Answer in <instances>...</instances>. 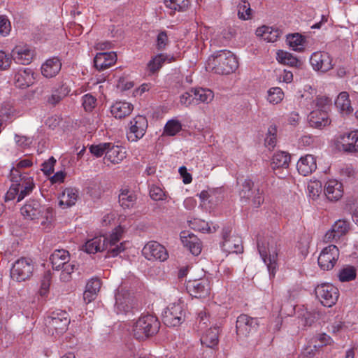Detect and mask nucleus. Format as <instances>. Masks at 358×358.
I'll return each instance as SVG.
<instances>
[{
	"label": "nucleus",
	"instance_id": "obj_53",
	"mask_svg": "<svg viewBox=\"0 0 358 358\" xmlns=\"http://www.w3.org/2000/svg\"><path fill=\"white\" fill-rule=\"evenodd\" d=\"M196 221L195 220L194 222H191L192 228L194 230H198L201 231H206L208 233L215 232L217 231V229L218 228V226H213V229L209 226V224L208 222H206L204 221L198 220V222L199 224V227L194 226L196 224Z\"/></svg>",
	"mask_w": 358,
	"mask_h": 358
},
{
	"label": "nucleus",
	"instance_id": "obj_42",
	"mask_svg": "<svg viewBox=\"0 0 358 358\" xmlns=\"http://www.w3.org/2000/svg\"><path fill=\"white\" fill-rule=\"evenodd\" d=\"M356 269L352 266L344 267L338 273V279L341 282L352 281L356 278Z\"/></svg>",
	"mask_w": 358,
	"mask_h": 358
},
{
	"label": "nucleus",
	"instance_id": "obj_57",
	"mask_svg": "<svg viewBox=\"0 0 358 358\" xmlns=\"http://www.w3.org/2000/svg\"><path fill=\"white\" fill-rule=\"evenodd\" d=\"M101 286V280L98 278H92L86 285L85 289L92 291L94 294L97 295Z\"/></svg>",
	"mask_w": 358,
	"mask_h": 358
},
{
	"label": "nucleus",
	"instance_id": "obj_48",
	"mask_svg": "<svg viewBox=\"0 0 358 358\" xmlns=\"http://www.w3.org/2000/svg\"><path fill=\"white\" fill-rule=\"evenodd\" d=\"M110 143H101L96 145H92L90 147V152L96 157H101L107 152Z\"/></svg>",
	"mask_w": 358,
	"mask_h": 358
},
{
	"label": "nucleus",
	"instance_id": "obj_31",
	"mask_svg": "<svg viewBox=\"0 0 358 358\" xmlns=\"http://www.w3.org/2000/svg\"><path fill=\"white\" fill-rule=\"evenodd\" d=\"M110 144L111 146L107 150L104 159L113 164H119L126 157V152L118 145H115L112 143Z\"/></svg>",
	"mask_w": 358,
	"mask_h": 358
},
{
	"label": "nucleus",
	"instance_id": "obj_17",
	"mask_svg": "<svg viewBox=\"0 0 358 358\" xmlns=\"http://www.w3.org/2000/svg\"><path fill=\"white\" fill-rule=\"evenodd\" d=\"M310 62L316 71L327 72L333 69L332 58L330 55L324 51L315 52L312 54Z\"/></svg>",
	"mask_w": 358,
	"mask_h": 358
},
{
	"label": "nucleus",
	"instance_id": "obj_47",
	"mask_svg": "<svg viewBox=\"0 0 358 358\" xmlns=\"http://www.w3.org/2000/svg\"><path fill=\"white\" fill-rule=\"evenodd\" d=\"M96 103V98L91 94H86L82 97V105L87 112L92 111Z\"/></svg>",
	"mask_w": 358,
	"mask_h": 358
},
{
	"label": "nucleus",
	"instance_id": "obj_45",
	"mask_svg": "<svg viewBox=\"0 0 358 358\" xmlns=\"http://www.w3.org/2000/svg\"><path fill=\"white\" fill-rule=\"evenodd\" d=\"M115 306L121 312H127L130 308V299L125 297L123 294L118 292L115 295Z\"/></svg>",
	"mask_w": 358,
	"mask_h": 358
},
{
	"label": "nucleus",
	"instance_id": "obj_14",
	"mask_svg": "<svg viewBox=\"0 0 358 358\" xmlns=\"http://www.w3.org/2000/svg\"><path fill=\"white\" fill-rule=\"evenodd\" d=\"M338 257V248L334 245H329L324 248L319 255L318 265L324 271L331 270L334 267Z\"/></svg>",
	"mask_w": 358,
	"mask_h": 358
},
{
	"label": "nucleus",
	"instance_id": "obj_4",
	"mask_svg": "<svg viewBox=\"0 0 358 358\" xmlns=\"http://www.w3.org/2000/svg\"><path fill=\"white\" fill-rule=\"evenodd\" d=\"M160 322L152 315H143L134 323L133 336L139 341H143L155 335L159 330Z\"/></svg>",
	"mask_w": 358,
	"mask_h": 358
},
{
	"label": "nucleus",
	"instance_id": "obj_52",
	"mask_svg": "<svg viewBox=\"0 0 358 358\" xmlns=\"http://www.w3.org/2000/svg\"><path fill=\"white\" fill-rule=\"evenodd\" d=\"M169 38L165 31H160L156 40V48L158 50H164L169 44Z\"/></svg>",
	"mask_w": 358,
	"mask_h": 358
},
{
	"label": "nucleus",
	"instance_id": "obj_34",
	"mask_svg": "<svg viewBox=\"0 0 358 358\" xmlns=\"http://www.w3.org/2000/svg\"><path fill=\"white\" fill-rule=\"evenodd\" d=\"M191 92L194 94V99L196 105L201 103H210L214 97L213 91L206 88L192 89Z\"/></svg>",
	"mask_w": 358,
	"mask_h": 358
},
{
	"label": "nucleus",
	"instance_id": "obj_43",
	"mask_svg": "<svg viewBox=\"0 0 358 358\" xmlns=\"http://www.w3.org/2000/svg\"><path fill=\"white\" fill-rule=\"evenodd\" d=\"M164 3L167 8L173 10L185 11L189 5V0H164Z\"/></svg>",
	"mask_w": 358,
	"mask_h": 358
},
{
	"label": "nucleus",
	"instance_id": "obj_16",
	"mask_svg": "<svg viewBox=\"0 0 358 358\" xmlns=\"http://www.w3.org/2000/svg\"><path fill=\"white\" fill-rule=\"evenodd\" d=\"M186 289L191 296L195 298H203L209 294L210 288L208 280L201 278L189 280L186 285Z\"/></svg>",
	"mask_w": 358,
	"mask_h": 358
},
{
	"label": "nucleus",
	"instance_id": "obj_60",
	"mask_svg": "<svg viewBox=\"0 0 358 358\" xmlns=\"http://www.w3.org/2000/svg\"><path fill=\"white\" fill-rule=\"evenodd\" d=\"M209 322L208 315L205 310H201L198 313V316L196 318V322L199 324V328L201 329L206 327L208 326V322Z\"/></svg>",
	"mask_w": 358,
	"mask_h": 358
},
{
	"label": "nucleus",
	"instance_id": "obj_38",
	"mask_svg": "<svg viewBox=\"0 0 358 358\" xmlns=\"http://www.w3.org/2000/svg\"><path fill=\"white\" fill-rule=\"evenodd\" d=\"M277 60L285 65H287L292 67L299 68L302 63L296 57H294L291 53L278 50L277 52Z\"/></svg>",
	"mask_w": 358,
	"mask_h": 358
},
{
	"label": "nucleus",
	"instance_id": "obj_32",
	"mask_svg": "<svg viewBox=\"0 0 358 358\" xmlns=\"http://www.w3.org/2000/svg\"><path fill=\"white\" fill-rule=\"evenodd\" d=\"M78 197V191L74 188H66L59 196V205L66 208L73 206Z\"/></svg>",
	"mask_w": 358,
	"mask_h": 358
},
{
	"label": "nucleus",
	"instance_id": "obj_28",
	"mask_svg": "<svg viewBox=\"0 0 358 358\" xmlns=\"http://www.w3.org/2000/svg\"><path fill=\"white\" fill-rule=\"evenodd\" d=\"M34 80L33 73L31 69L24 68L19 70L15 75L14 83L16 87L26 88L29 87Z\"/></svg>",
	"mask_w": 358,
	"mask_h": 358
},
{
	"label": "nucleus",
	"instance_id": "obj_58",
	"mask_svg": "<svg viewBox=\"0 0 358 358\" xmlns=\"http://www.w3.org/2000/svg\"><path fill=\"white\" fill-rule=\"evenodd\" d=\"M194 101V94L191 92V90L182 94L180 96V103L185 107H188L191 105H196Z\"/></svg>",
	"mask_w": 358,
	"mask_h": 358
},
{
	"label": "nucleus",
	"instance_id": "obj_33",
	"mask_svg": "<svg viewBox=\"0 0 358 358\" xmlns=\"http://www.w3.org/2000/svg\"><path fill=\"white\" fill-rule=\"evenodd\" d=\"M137 197L134 192L125 187L120 189L119 194V203L123 208H132L136 201Z\"/></svg>",
	"mask_w": 358,
	"mask_h": 358
},
{
	"label": "nucleus",
	"instance_id": "obj_18",
	"mask_svg": "<svg viewBox=\"0 0 358 358\" xmlns=\"http://www.w3.org/2000/svg\"><path fill=\"white\" fill-rule=\"evenodd\" d=\"M12 59L15 63L22 65L30 64L34 57V50L28 45H17L12 50Z\"/></svg>",
	"mask_w": 358,
	"mask_h": 358
},
{
	"label": "nucleus",
	"instance_id": "obj_15",
	"mask_svg": "<svg viewBox=\"0 0 358 358\" xmlns=\"http://www.w3.org/2000/svg\"><path fill=\"white\" fill-rule=\"evenodd\" d=\"M142 254L150 261L164 262L169 257L165 247L157 241H150L146 243L142 250Z\"/></svg>",
	"mask_w": 358,
	"mask_h": 358
},
{
	"label": "nucleus",
	"instance_id": "obj_24",
	"mask_svg": "<svg viewBox=\"0 0 358 358\" xmlns=\"http://www.w3.org/2000/svg\"><path fill=\"white\" fill-rule=\"evenodd\" d=\"M324 194L331 201L339 200L343 194L342 184L335 180L327 181L324 186Z\"/></svg>",
	"mask_w": 358,
	"mask_h": 358
},
{
	"label": "nucleus",
	"instance_id": "obj_41",
	"mask_svg": "<svg viewBox=\"0 0 358 358\" xmlns=\"http://www.w3.org/2000/svg\"><path fill=\"white\" fill-rule=\"evenodd\" d=\"M238 16L239 19L248 20L252 18V9L250 4L246 0H241L238 6Z\"/></svg>",
	"mask_w": 358,
	"mask_h": 358
},
{
	"label": "nucleus",
	"instance_id": "obj_25",
	"mask_svg": "<svg viewBox=\"0 0 358 358\" xmlns=\"http://www.w3.org/2000/svg\"><path fill=\"white\" fill-rule=\"evenodd\" d=\"M186 233H182L181 235V241L185 247H186L190 252L197 256L199 255L202 250V243L200 239L192 234H188L187 236Z\"/></svg>",
	"mask_w": 358,
	"mask_h": 358
},
{
	"label": "nucleus",
	"instance_id": "obj_9",
	"mask_svg": "<svg viewBox=\"0 0 358 358\" xmlns=\"http://www.w3.org/2000/svg\"><path fill=\"white\" fill-rule=\"evenodd\" d=\"M315 294L324 306L331 307L336 304L339 296L338 288L329 283H322L315 289Z\"/></svg>",
	"mask_w": 358,
	"mask_h": 358
},
{
	"label": "nucleus",
	"instance_id": "obj_49",
	"mask_svg": "<svg viewBox=\"0 0 358 358\" xmlns=\"http://www.w3.org/2000/svg\"><path fill=\"white\" fill-rule=\"evenodd\" d=\"M317 110H326L327 112L331 105V99L326 96H318L313 101Z\"/></svg>",
	"mask_w": 358,
	"mask_h": 358
},
{
	"label": "nucleus",
	"instance_id": "obj_36",
	"mask_svg": "<svg viewBox=\"0 0 358 358\" xmlns=\"http://www.w3.org/2000/svg\"><path fill=\"white\" fill-rule=\"evenodd\" d=\"M287 42L294 51L302 52L305 49L306 38L299 33L287 35Z\"/></svg>",
	"mask_w": 358,
	"mask_h": 358
},
{
	"label": "nucleus",
	"instance_id": "obj_35",
	"mask_svg": "<svg viewBox=\"0 0 358 358\" xmlns=\"http://www.w3.org/2000/svg\"><path fill=\"white\" fill-rule=\"evenodd\" d=\"M280 31L271 27L262 26L256 30L257 36L261 37L267 42H275L280 36Z\"/></svg>",
	"mask_w": 358,
	"mask_h": 358
},
{
	"label": "nucleus",
	"instance_id": "obj_37",
	"mask_svg": "<svg viewBox=\"0 0 358 358\" xmlns=\"http://www.w3.org/2000/svg\"><path fill=\"white\" fill-rule=\"evenodd\" d=\"M222 250L228 253H241L243 250L242 241L238 237L229 238V241H223L222 243Z\"/></svg>",
	"mask_w": 358,
	"mask_h": 358
},
{
	"label": "nucleus",
	"instance_id": "obj_2",
	"mask_svg": "<svg viewBox=\"0 0 358 358\" xmlns=\"http://www.w3.org/2000/svg\"><path fill=\"white\" fill-rule=\"evenodd\" d=\"M238 68V62L234 54L223 50L209 57L206 69L208 71L220 75H227Z\"/></svg>",
	"mask_w": 358,
	"mask_h": 358
},
{
	"label": "nucleus",
	"instance_id": "obj_1",
	"mask_svg": "<svg viewBox=\"0 0 358 358\" xmlns=\"http://www.w3.org/2000/svg\"><path fill=\"white\" fill-rule=\"evenodd\" d=\"M122 233L123 231L120 227L115 228L108 238L99 236L88 240L82 246V250L88 254H94L107 250L108 256L115 257L126 248L125 243L122 242L117 244L122 238Z\"/></svg>",
	"mask_w": 358,
	"mask_h": 358
},
{
	"label": "nucleus",
	"instance_id": "obj_22",
	"mask_svg": "<svg viewBox=\"0 0 358 358\" xmlns=\"http://www.w3.org/2000/svg\"><path fill=\"white\" fill-rule=\"evenodd\" d=\"M341 148L345 152H358V131H352L341 136Z\"/></svg>",
	"mask_w": 358,
	"mask_h": 358
},
{
	"label": "nucleus",
	"instance_id": "obj_26",
	"mask_svg": "<svg viewBox=\"0 0 358 358\" xmlns=\"http://www.w3.org/2000/svg\"><path fill=\"white\" fill-rule=\"evenodd\" d=\"M62 63L57 57L47 59L41 66V73L45 78L56 76L61 70Z\"/></svg>",
	"mask_w": 358,
	"mask_h": 358
},
{
	"label": "nucleus",
	"instance_id": "obj_27",
	"mask_svg": "<svg viewBox=\"0 0 358 358\" xmlns=\"http://www.w3.org/2000/svg\"><path fill=\"white\" fill-rule=\"evenodd\" d=\"M220 332L218 326L208 329L201 338V345L209 348H214L218 344Z\"/></svg>",
	"mask_w": 358,
	"mask_h": 358
},
{
	"label": "nucleus",
	"instance_id": "obj_21",
	"mask_svg": "<svg viewBox=\"0 0 358 358\" xmlns=\"http://www.w3.org/2000/svg\"><path fill=\"white\" fill-rule=\"evenodd\" d=\"M308 122L311 127L322 129L330 124L328 113L323 110H313L308 115Z\"/></svg>",
	"mask_w": 358,
	"mask_h": 358
},
{
	"label": "nucleus",
	"instance_id": "obj_8",
	"mask_svg": "<svg viewBox=\"0 0 358 358\" xmlns=\"http://www.w3.org/2000/svg\"><path fill=\"white\" fill-rule=\"evenodd\" d=\"M21 214L25 219L34 220L45 217L48 219V214L52 209L42 206L37 200L28 201L20 209Z\"/></svg>",
	"mask_w": 358,
	"mask_h": 358
},
{
	"label": "nucleus",
	"instance_id": "obj_23",
	"mask_svg": "<svg viewBox=\"0 0 358 358\" xmlns=\"http://www.w3.org/2000/svg\"><path fill=\"white\" fill-rule=\"evenodd\" d=\"M299 173L304 176L315 171L317 169L316 159L312 155L301 157L296 164Z\"/></svg>",
	"mask_w": 358,
	"mask_h": 358
},
{
	"label": "nucleus",
	"instance_id": "obj_62",
	"mask_svg": "<svg viewBox=\"0 0 358 358\" xmlns=\"http://www.w3.org/2000/svg\"><path fill=\"white\" fill-rule=\"evenodd\" d=\"M150 195L152 199L160 201L164 199V192L160 187L152 186L150 190Z\"/></svg>",
	"mask_w": 358,
	"mask_h": 358
},
{
	"label": "nucleus",
	"instance_id": "obj_10",
	"mask_svg": "<svg viewBox=\"0 0 358 358\" xmlns=\"http://www.w3.org/2000/svg\"><path fill=\"white\" fill-rule=\"evenodd\" d=\"M185 313L180 303L169 305L162 314L163 322L168 327L179 326L185 321Z\"/></svg>",
	"mask_w": 358,
	"mask_h": 358
},
{
	"label": "nucleus",
	"instance_id": "obj_61",
	"mask_svg": "<svg viewBox=\"0 0 358 358\" xmlns=\"http://www.w3.org/2000/svg\"><path fill=\"white\" fill-rule=\"evenodd\" d=\"M20 185V183H12L6 194V200H13L16 197L18 198Z\"/></svg>",
	"mask_w": 358,
	"mask_h": 358
},
{
	"label": "nucleus",
	"instance_id": "obj_30",
	"mask_svg": "<svg viewBox=\"0 0 358 358\" xmlns=\"http://www.w3.org/2000/svg\"><path fill=\"white\" fill-rule=\"evenodd\" d=\"M173 61H175L173 56L162 53L158 54L149 61L147 64V70L150 73L154 74L159 71L164 62H167L170 63Z\"/></svg>",
	"mask_w": 358,
	"mask_h": 358
},
{
	"label": "nucleus",
	"instance_id": "obj_56",
	"mask_svg": "<svg viewBox=\"0 0 358 358\" xmlns=\"http://www.w3.org/2000/svg\"><path fill=\"white\" fill-rule=\"evenodd\" d=\"M11 29L10 22L4 15H0V34L6 36Z\"/></svg>",
	"mask_w": 358,
	"mask_h": 358
},
{
	"label": "nucleus",
	"instance_id": "obj_19",
	"mask_svg": "<svg viewBox=\"0 0 358 358\" xmlns=\"http://www.w3.org/2000/svg\"><path fill=\"white\" fill-rule=\"evenodd\" d=\"M117 61L114 52L97 53L94 59V65L99 71H103L113 65Z\"/></svg>",
	"mask_w": 358,
	"mask_h": 358
},
{
	"label": "nucleus",
	"instance_id": "obj_7",
	"mask_svg": "<svg viewBox=\"0 0 358 358\" xmlns=\"http://www.w3.org/2000/svg\"><path fill=\"white\" fill-rule=\"evenodd\" d=\"M34 271V264L32 260L22 257L16 260L10 269L11 278L17 281L22 282L30 278Z\"/></svg>",
	"mask_w": 358,
	"mask_h": 358
},
{
	"label": "nucleus",
	"instance_id": "obj_50",
	"mask_svg": "<svg viewBox=\"0 0 358 358\" xmlns=\"http://www.w3.org/2000/svg\"><path fill=\"white\" fill-rule=\"evenodd\" d=\"M276 128L275 127L271 126L268 129V133L265 138V145L268 149L273 148L276 143Z\"/></svg>",
	"mask_w": 358,
	"mask_h": 358
},
{
	"label": "nucleus",
	"instance_id": "obj_40",
	"mask_svg": "<svg viewBox=\"0 0 358 358\" xmlns=\"http://www.w3.org/2000/svg\"><path fill=\"white\" fill-rule=\"evenodd\" d=\"M272 160L273 169L287 168L290 162V155L285 152H278L273 155Z\"/></svg>",
	"mask_w": 358,
	"mask_h": 358
},
{
	"label": "nucleus",
	"instance_id": "obj_13",
	"mask_svg": "<svg viewBox=\"0 0 358 358\" xmlns=\"http://www.w3.org/2000/svg\"><path fill=\"white\" fill-rule=\"evenodd\" d=\"M259 326L258 320L248 315L241 314L236 320V334L240 338L248 337L257 331Z\"/></svg>",
	"mask_w": 358,
	"mask_h": 358
},
{
	"label": "nucleus",
	"instance_id": "obj_11",
	"mask_svg": "<svg viewBox=\"0 0 358 358\" xmlns=\"http://www.w3.org/2000/svg\"><path fill=\"white\" fill-rule=\"evenodd\" d=\"M70 323L69 314L66 311L53 312L45 319L46 326L49 329L55 331L57 335L64 333ZM54 334V331L52 332Z\"/></svg>",
	"mask_w": 358,
	"mask_h": 358
},
{
	"label": "nucleus",
	"instance_id": "obj_54",
	"mask_svg": "<svg viewBox=\"0 0 358 358\" xmlns=\"http://www.w3.org/2000/svg\"><path fill=\"white\" fill-rule=\"evenodd\" d=\"M338 236H342L348 231L349 226L345 220H338L331 227Z\"/></svg>",
	"mask_w": 358,
	"mask_h": 358
},
{
	"label": "nucleus",
	"instance_id": "obj_63",
	"mask_svg": "<svg viewBox=\"0 0 358 358\" xmlns=\"http://www.w3.org/2000/svg\"><path fill=\"white\" fill-rule=\"evenodd\" d=\"M12 57L6 55L5 52L0 51V69L4 70L8 68L11 64Z\"/></svg>",
	"mask_w": 358,
	"mask_h": 358
},
{
	"label": "nucleus",
	"instance_id": "obj_5",
	"mask_svg": "<svg viewBox=\"0 0 358 358\" xmlns=\"http://www.w3.org/2000/svg\"><path fill=\"white\" fill-rule=\"evenodd\" d=\"M50 262L54 270H62L60 278L66 282L71 279V274L74 272L76 265L70 262V255L67 250H56L50 255Z\"/></svg>",
	"mask_w": 358,
	"mask_h": 358
},
{
	"label": "nucleus",
	"instance_id": "obj_59",
	"mask_svg": "<svg viewBox=\"0 0 358 358\" xmlns=\"http://www.w3.org/2000/svg\"><path fill=\"white\" fill-rule=\"evenodd\" d=\"M55 163L56 159L53 157H51L48 161L42 164L41 170L45 175L50 176L54 171V165Z\"/></svg>",
	"mask_w": 358,
	"mask_h": 358
},
{
	"label": "nucleus",
	"instance_id": "obj_44",
	"mask_svg": "<svg viewBox=\"0 0 358 358\" xmlns=\"http://www.w3.org/2000/svg\"><path fill=\"white\" fill-rule=\"evenodd\" d=\"M284 92L278 87H271L268 91L267 100L273 104H278L283 99Z\"/></svg>",
	"mask_w": 358,
	"mask_h": 358
},
{
	"label": "nucleus",
	"instance_id": "obj_29",
	"mask_svg": "<svg viewBox=\"0 0 358 358\" xmlns=\"http://www.w3.org/2000/svg\"><path fill=\"white\" fill-rule=\"evenodd\" d=\"M134 110V106L126 101H117L110 108V113L116 119L129 116Z\"/></svg>",
	"mask_w": 358,
	"mask_h": 358
},
{
	"label": "nucleus",
	"instance_id": "obj_39",
	"mask_svg": "<svg viewBox=\"0 0 358 358\" xmlns=\"http://www.w3.org/2000/svg\"><path fill=\"white\" fill-rule=\"evenodd\" d=\"M336 106L342 112L349 114L352 112L349 94L347 92H341L335 101Z\"/></svg>",
	"mask_w": 358,
	"mask_h": 358
},
{
	"label": "nucleus",
	"instance_id": "obj_20",
	"mask_svg": "<svg viewBox=\"0 0 358 358\" xmlns=\"http://www.w3.org/2000/svg\"><path fill=\"white\" fill-rule=\"evenodd\" d=\"M71 92L69 86L64 80L58 83V86L55 87L52 90V94L48 97V103L55 106L67 96Z\"/></svg>",
	"mask_w": 358,
	"mask_h": 358
},
{
	"label": "nucleus",
	"instance_id": "obj_46",
	"mask_svg": "<svg viewBox=\"0 0 358 358\" xmlns=\"http://www.w3.org/2000/svg\"><path fill=\"white\" fill-rule=\"evenodd\" d=\"M182 129L181 123L178 120H171L167 122L164 127V133L169 136H175Z\"/></svg>",
	"mask_w": 358,
	"mask_h": 358
},
{
	"label": "nucleus",
	"instance_id": "obj_3",
	"mask_svg": "<svg viewBox=\"0 0 358 358\" xmlns=\"http://www.w3.org/2000/svg\"><path fill=\"white\" fill-rule=\"evenodd\" d=\"M259 253L267 266L271 278H274L278 268V246L272 237H263L257 240Z\"/></svg>",
	"mask_w": 358,
	"mask_h": 358
},
{
	"label": "nucleus",
	"instance_id": "obj_6",
	"mask_svg": "<svg viewBox=\"0 0 358 358\" xmlns=\"http://www.w3.org/2000/svg\"><path fill=\"white\" fill-rule=\"evenodd\" d=\"M237 182L239 185L238 194L241 201L247 202L251 199L252 205L255 208H259L264 203V190L257 187L253 191L254 182L251 179L239 178Z\"/></svg>",
	"mask_w": 358,
	"mask_h": 358
},
{
	"label": "nucleus",
	"instance_id": "obj_55",
	"mask_svg": "<svg viewBox=\"0 0 358 358\" xmlns=\"http://www.w3.org/2000/svg\"><path fill=\"white\" fill-rule=\"evenodd\" d=\"M308 190L310 196L312 197L313 199H316L322 191L320 182L316 181L310 182L308 185Z\"/></svg>",
	"mask_w": 358,
	"mask_h": 358
},
{
	"label": "nucleus",
	"instance_id": "obj_51",
	"mask_svg": "<svg viewBox=\"0 0 358 358\" xmlns=\"http://www.w3.org/2000/svg\"><path fill=\"white\" fill-rule=\"evenodd\" d=\"M318 315L315 311H306L301 318V324L304 327H310L317 320Z\"/></svg>",
	"mask_w": 358,
	"mask_h": 358
},
{
	"label": "nucleus",
	"instance_id": "obj_64",
	"mask_svg": "<svg viewBox=\"0 0 358 358\" xmlns=\"http://www.w3.org/2000/svg\"><path fill=\"white\" fill-rule=\"evenodd\" d=\"M340 173L343 177L351 178L354 177L355 171L352 165L345 164L340 169Z\"/></svg>",
	"mask_w": 358,
	"mask_h": 358
},
{
	"label": "nucleus",
	"instance_id": "obj_12",
	"mask_svg": "<svg viewBox=\"0 0 358 358\" xmlns=\"http://www.w3.org/2000/svg\"><path fill=\"white\" fill-rule=\"evenodd\" d=\"M128 125L127 139L131 142H136L145 135L148 123L145 116L137 115L130 120Z\"/></svg>",
	"mask_w": 358,
	"mask_h": 358
}]
</instances>
